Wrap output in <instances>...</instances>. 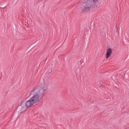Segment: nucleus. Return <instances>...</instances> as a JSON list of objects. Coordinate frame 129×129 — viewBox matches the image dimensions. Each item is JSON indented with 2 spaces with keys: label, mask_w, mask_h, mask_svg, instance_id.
<instances>
[{
  "label": "nucleus",
  "mask_w": 129,
  "mask_h": 129,
  "mask_svg": "<svg viewBox=\"0 0 129 129\" xmlns=\"http://www.w3.org/2000/svg\"><path fill=\"white\" fill-rule=\"evenodd\" d=\"M46 90H48V88L46 86H42L32 89L30 94V96L31 97L30 100L34 104L38 103L40 101V96L43 95L44 92H46Z\"/></svg>",
  "instance_id": "obj_1"
},
{
  "label": "nucleus",
  "mask_w": 129,
  "mask_h": 129,
  "mask_svg": "<svg viewBox=\"0 0 129 129\" xmlns=\"http://www.w3.org/2000/svg\"><path fill=\"white\" fill-rule=\"evenodd\" d=\"M91 6H92V4L90 1L88 0L84 1L82 4V8H83V12H89V11H90Z\"/></svg>",
  "instance_id": "obj_2"
},
{
  "label": "nucleus",
  "mask_w": 129,
  "mask_h": 129,
  "mask_svg": "<svg viewBox=\"0 0 129 129\" xmlns=\"http://www.w3.org/2000/svg\"><path fill=\"white\" fill-rule=\"evenodd\" d=\"M112 53V49H111V48H108L107 50V53L106 54V59H108L110 56H111Z\"/></svg>",
  "instance_id": "obj_3"
},
{
  "label": "nucleus",
  "mask_w": 129,
  "mask_h": 129,
  "mask_svg": "<svg viewBox=\"0 0 129 129\" xmlns=\"http://www.w3.org/2000/svg\"><path fill=\"white\" fill-rule=\"evenodd\" d=\"M19 108L20 110H27V106L26 105V104L22 103L19 106Z\"/></svg>",
  "instance_id": "obj_4"
},
{
  "label": "nucleus",
  "mask_w": 129,
  "mask_h": 129,
  "mask_svg": "<svg viewBox=\"0 0 129 129\" xmlns=\"http://www.w3.org/2000/svg\"><path fill=\"white\" fill-rule=\"evenodd\" d=\"M33 102L30 99L25 103V105L27 106V107H30V106H32V105H33Z\"/></svg>",
  "instance_id": "obj_5"
},
{
  "label": "nucleus",
  "mask_w": 129,
  "mask_h": 129,
  "mask_svg": "<svg viewBox=\"0 0 129 129\" xmlns=\"http://www.w3.org/2000/svg\"><path fill=\"white\" fill-rule=\"evenodd\" d=\"M98 0H92V2H93V3H94V4H95V3H97V1Z\"/></svg>",
  "instance_id": "obj_6"
}]
</instances>
